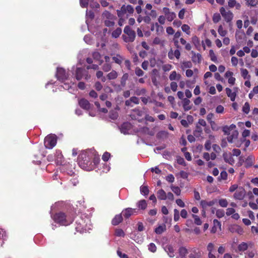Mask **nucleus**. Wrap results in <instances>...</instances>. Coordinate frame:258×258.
<instances>
[{
  "label": "nucleus",
  "instance_id": "obj_34",
  "mask_svg": "<svg viewBox=\"0 0 258 258\" xmlns=\"http://www.w3.org/2000/svg\"><path fill=\"white\" fill-rule=\"evenodd\" d=\"M137 206L139 209L145 210L146 209L147 204L146 201L144 200H141L137 203Z\"/></svg>",
  "mask_w": 258,
  "mask_h": 258
},
{
  "label": "nucleus",
  "instance_id": "obj_27",
  "mask_svg": "<svg viewBox=\"0 0 258 258\" xmlns=\"http://www.w3.org/2000/svg\"><path fill=\"white\" fill-rule=\"evenodd\" d=\"M203 134V129L198 124L197 125L195 130L194 131V135L197 138L202 137Z\"/></svg>",
  "mask_w": 258,
  "mask_h": 258
},
{
  "label": "nucleus",
  "instance_id": "obj_43",
  "mask_svg": "<svg viewBox=\"0 0 258 258\" xmlns=\"http://www.w3.org/2000/svg\"><path fill=\"white\" fill-rule=\"evenodd\" d=\"M209 56L210 57L211 60L214 62H217V58L216 55L215 54L214 51L212 49H210L209 50Z\"/></svg>",
  "mask_w": 258,
  "mask_h": 258
},
{
  "label": "nucleus",
  "instance_id": "obj_17",
  "mask_svg": "<svg viewBox=\"0 0 258 258\" xmlns=\"http://www.w3.org/2000/svg\"><path fill=\"white\" fill-rule=\"evenodd\" d=\"M238 132L237 130L232 131L230 134L227 136V141L229 143H232L234 140L236 139L238 137Z\"/></svg>",
  "mask_w": 258,
  "mask_h": 258
},
{
  "label": "nucleus",
  "instance_id": "obj_37",
  "mask_svg": "<svg viewBox=\"0 0 258 258\" xmlns=\"http://www.w3.org/2000/svg\"><path fill=\"white\" fill-rule=\"evenodd\" d=\"M256 253V250H248L245 253V258H253Z\"/></svg>",
  "mask_w": 258,
  "mask_h": 258
},
{
  "label": "nucleus",
  "instance_id": "obj_32",
  "mask_svg": "<svg viewBox=\"0 0 258 258\" xmlns=\"http://www.w3.org/2000/svg\"><path fill=\"white\" fill-rule=\"evenodd\" d=\"M215 202L213 201H207L205 200H202L201 202V205L203 208H206L207 207H211L214 205Z\"/></svg>",
  "mask_w": 258,
  "mask_h": 258
},
{
  "label": "nucleus",
  "instance_id": "obj_4",
  "mask_svg": "<svg viewBox=\"0 0 258 258\" xmlns=\"http://www.w3.org/2000/svg\"><path fill=\"white\" fill-rule=\"evenodd\" d=\"M102 19L105 26L111 27L114 25L116 17L109 12L105 11L102 14Z\"/></svg>",
  "mask_w": 258,
  "mask_h": 258
},
{
  "label": "nucleus",
  "instance_id": "obj_29",
  "mask_svg": "<svg viewBox=\"0 0 258 258\" xmlns=\"http://www.w3.org/2000/svg\"><path fill=\"white\" fill-rule=\"evenodd\" d=\"M187 248L184 247H181L179 249V256L176 258H185V256L187 255Z\"/></svg>",
  "mask_w": 258,
  "mask_h": 258
},
{
  "label": "nucleus",
  "instance_id": "obj_24",
  "mask_svg": "<svg viewBox=\"0 0 258 258\" xmlns=\"http://www.w3.org/2000/svg\"><path fill=\"white\" fill-rule=\"evenodd\" d=\"M122 10L126 13H127L129 15L133 14L134 12V9L133 7L130 5H123L122 6Z\"/></svg>",
  "mask_w": 258,
  "mask_h": 258
},
{
  "label": "nucleus",
  "instance_id": "obj_14",
  "mask_svg": "<svg viewBox=\"0 0 258 258\" xmlns=\"http://www.w3.org/2000/svg\"><path fill=\"white\" fill-rule=\"evenodd\" d=\"M234 91L232 92V90L229 88H226L225 89L227 96L230 98L232 101H234L235 99L236 93L237 92V88H234Z\"/></svg>",
  "mask_w": 258,
  "mask_h": 258
},
{
  "label": "nucleus",
  "instance_id": "obj_2",
  "mask_svg": "<svg viewBox=\"0 0 258 258\" xmlns=\"http://www.w3.org/2000/svg\"><path fill=\"white\" fill-rule=\"evenodd\" d=\"M76 230L77 232L83 233L87 232L91 229V221L89 218L79 217L76 221Z\"/></svg>",
  "mask_w": 258,
  "mask_h": 258
},
{
  "label": "nucleus",
  "instance_id": "obj_59",
  "mask_svg": "<svg viewBox=\"0 0 258 258\" xmlns=\"http://www.w3.org/2000/svg\"><path fill=\"white\" fill-rule=\"evenodd\" d=\"M62 88H63L66 90H69L70 92L73 93V91H72V86L70 84H68L67 83H64L63 86H61L60 87L59 89L61 90Z\"/></svg>",
  "mask_w": 258,
  "mask_h": 258
},
{
  "label": "nucleus",
  "instance_id": "obj_45",
  "mask_svg": "<svg viewBox=\"0 0 258 258\" xmlns=\"http://www.w3.org/2000/svg\"><path fill=\"white\" fill-rule=\"evenodd\" d=\"M94 17V13L91 11H86V23L88 25L89 19L92 20Z\"/></svg>",
  "mask_w": 258,
  "mask_h": 258
},
{
  "label": "nucleus",
  "instance_id": "obj_40",
  "mask_svg": "<svg viewBox=\"0 0 258 258\" xmlns=\"http://www.w3.org/2000/svg\"><path fill=\"white\" fill-rule=\"evenodd\" d=\"M117 73L115 71H112L107 75V77L109 80L115 79L117 77Z\"/></svg>",
  "mask_w": 258,
  "mask_h": 258
},
{
  "label": "nucleus",
  "instance_id": "obj_38",
  "mask_svg": "<svg viewBox=\"0 0 258 258\" xmlns=\"http://www.w3.org/2000/svg\"><path fill=\"white\" fill-rule=\"evenodd\" d=\"M56 157L55 159V162L57 164H62V156L61 155V152L59 151H57L56 152Z\"/></svg>",
  "mask_w": 258,
  "mask_h": 258
},
{
  "label": "nucleus",
  "instance_id": "obj_3",
  "mask_svg": "<svg viewBox=\"0 0 258 258\" xmlns=\"http://www.w3.org/2000/svg\"><path fill=\"white\" fill-rule=\"evenodd\" d=\"M51 216L55 222L63 226L70 225L74 219L70 215H67L62 212L57 213L54 216L51 215Z\"/></svg>",
  "mask_w": 258,
  "mask_h": 258
},
{
  "label": "nucleus",
  "instance_id": "obj_57",
  "mask_svg": "<svg viewBox=\"0 0 258 258\" xmlns=\"http://www.w3.org/2000/svg\"><path fill=\"white\" fill-rule=\"evenodd\" d=\"M148 249L152 252H155L157 249L156 245L153 243H150L148 245Z\"/></svg>",
  "mask_w": 258,
  "mask_h": 258
},
{
  "label": "nucleus",
  "instance_id": "obj_18",
  "mask_svg": "<svg viewBox=\"0 0 258 258\" xmlns=\"http://www.w3.org/2000/svg\"><path fill=\"white\" fill-rule=\"evenodd\" d=\"M182 105L185 111L189 110L192 108V104H191L190 101L187 98L183 99Z\"/></svg>",
  "mask_w": 258,
  "mask_h": 258
},
{
  "label": "nucleus",
  "instance_id": "obj_42",
  "mask_svg": "<svg viewBox=\"0 0 258 258\" xmlns=\"http://www.w3.org/2000/svg\"><path fill=\"white\" fill-rule=\"evenodd\" d=\"M218 32L219 34L222 37L225 36L227 33V31L224 29L221 25L218 27Z\"/></svg>",
  "mask_w": 258,
  "mask_h": 258
},
{
  "label": "nucleus",
  "instance_id": "obj_60",
  "mask_svg": "<svg viewBox=\"0 0 258 258\" xmlns=\"http://www.w3.org/2000/svg\"><path fill=\"white\" fill-rule=\"evenodd\" d=\"M216 215L219 218L223 217L225 215V212L223 210L218 209L216 211Z\"/></svg>",
  "mask_w": 258,
  "mask_h": 258
},
{
  "label": "nucleus",
  "instance_id": "obj_25",
  "mask_svg": "<svg viewBox=\"0 0 258 258\" xmlns=\"http://www.w3.org/2000/svg\"><path fill=\"white\" fill-rule=\"evenodd\" d=\"M157 196L158 199L160 200H165L167 199L166 193L162 189H160L157 191Z\"/></svg>",
  "mask_w": 258,
  "mask_h": 258
},
{
  "label": "nucleus",
  "instance_id": "obj_35",
  "mask_svg": "<svg viewBox=\"0 0 258 258\" xmlns=\"http://www.w3.org/2000/svg\"><path fill=\"white\" fill-rule=\"evenodd\" d=\"M93 1L94 0H80V6L82 8H86L89 3H90V6L92 7L91 3L93 2Z\"/></svg>",
  "mask_w": 258,
  "mask_h": 258
},
{
  "label": "nucleus",
  "instance_id": "obj_7",
  "mask_svg": "<svg viewBox=\"0 0 258 258\" xmlns=\"http://www.w3.org/2000/svg\"><path fill=\"white\" fill-rule=\"evenodd\" d=\"M220 12L224 20L229 24V26H231V21L233 18L234 15L230 11H227L224 7L220 9Z\"/></svg>",
  "mask_w": 258,
  "mask_h": 258
},
{
  "label": "nucleus",
  "instance_id": "obj_10",
  "mask_svg": "<svg viewBox=\"0 0 258 258\" xmlns=\"http://www.w3.org/2000/svg\"><path fill=\"white\" fill-rule=\"evenodd\" d=\"M55 76L57 79L63 82L67 80L69 77V75L66 72L64 69L62 68H57Z\"/></svg>",
  "mask_w": 258,
  "mask_h": 258
},
{
  "label": "nucleus",
  "instance_id": "obj_23",
  "mask_svg": "<svg viewBox=\"0 0 258 258\" xmlns=\"http://www.w3.org/2000/svg\"><path fill=\"white\" fill-rule=\"evenodd\" d=\"M192 60L194 62L200 63L202 60V56L200 53H196L192 52Z\"/></svg>",
  "mask_w": 258,
  "mask_h": 258
},
{
  "label": "nucleus",
  "instance_id": "obj_55",
  "mask_svg": "<svg viewBox=\"0 0 258 258\" xmlns=\"http://www.w3.org/2000/svg\"><path fill=\"white\" fill-rule=\"evenodd\" d=\"M111 69V66L109 63H105L102 66V70L106 72H109Z\"/></svg>",
  "mask_w": 258,
  "mask_h": 258
},
{
  "label": "nucleus",
  "instance_id": "obj_9",
  "mask_svg": "<svg viewBox=\"0 0 258 258\" xmlns=\"http://www.w3.org/2000/svg\"><path fill=\"white\" fill-rule=\"evenodd\" d=\"M187 257L185 258H200L202 255V251L197 248H190L187 249Z\"/></svg>",
  "mask_w": 258,
  "mask_h": 258
},
{
  "label": "nucleus",
  "instance_id": "obj_13",
  "mask_svg": "<svg viewBox=\"0 0 258 258\" xmlns=\"http://www.w3.org/2000/svg\"><path fill=\"white\" fill-rule=\"evenodd\" d=\"M245 195V191L243 188H239L235 192L234 197L235 199L241 200Z\"/></svg>",
  "mask_w": 258,
  "mask_h": 258
},
{
  "label": "nucleus",
  "instance_id": "obj_20",
  "mask_svg": "<svg viewBox=\"0 0 258 258\" xmlns=\"http://www.w3.org/2000/svg\"><path fill=\"white\" fill-rule=\"evenodd\" d=\"M131 128V124L128 122L123 123L120 127L121 133L126 134H128V131Z\"/></svg>",
  "mask_w": 258,
  "mask_h": 258
},
{
  "label": "nucleus",
  "instance_id": "obj_21",
  "mask_svg": "<svg viewBox=\"0 0 258 258\" xmlns=\"http://www.w3.org/2000/svg\"><path fill=\"white\" fill-rule=\"evenodd\" d=\"M228 5L230 8L235 7L236 10H240L241 8V5L237 2L236 0H229Z\"/></svg>",
  "mask_w": 258,
  "mask_h": 258
},
{
  "label": "nucleus",
  "instance_id": "obj_52",
  "mask_svg": "<svg viewBox=\"0 0 258 258\" xmlns=\"http://www.w3.org/2000/svg\"><path fill=\"white\" fill-rule=\"evenodd\" d=\"M242 111L246 114H248L250 111V106L248 103H245L242 107Z\"/></svg>",
  "mask_w": 258,
  "mask_h": 258
},
{
  "label": "nucleus",
  "instance_id": "obj_63",
  "mask_svg": "<svg viewBox=\"0 0 258 258\" xmlns=\"http://www.w3.org/2000/svg\"><path fill=\"white\" fill-rule=\"evenodd\" d=\"M166 18L165 16L161 15L158 18V21L161 25H164L165 23Z\"/></svg>",
  "mask_w": 258,
  "mask_h": 258
},
{
  "label": "nucleus",
  "instance_id": "obj_6",
  "mask_svg": "<svg viewBox=\"0 0 258 258\" xmlns=\"http://www.w3.org/2000/svg\"><path fill=\"white\" fill-rule=\"evenodd\" d=\"M57 137L55 135H49L44 139V146L47 149H52L56 145Z\"/></svg>",
  "mask_w": 258,
  "mask_h": 258
},
{
  "label": "nucleus",
  "instance_id": "obj_51",
  "mask_svg": "<svg viewBox=\"0 0 258 258\" xmlns=\"http://www.w3.org/2000/svg\"><path fill=\"white\" fill-rule=\"evenodd\" d=\"M248 248V245L246 243L242 242L238 245V248L239 251H244Z\"/></svg>",
  "mask_w": 258,
  "mask_h": 258
},
{
  "label": "nucleus",
  "instance_id": "obj_46",
  "mask_svg": "<svg viewBox=\"0 0 258 258\" xmlns=\"http://www.w3.org/2000/svg\"><path fill=\"white\" fill-rule=\"evenodd\" d=\"M170 188L172 191L177 196H179L181 193V190L178 186H175L173 185H171Z\"/></svg>",
  "mask_w": 258,
  "mask_h": 258
},
{
  "label": "nucleus",
  "instance_id": "obj_54",
  "mask_svg": "<svg viewBox=\"0 0 258 258\" xmlns=\"http://www.w3.org/2000/svg\"><path fill=\"white\" fill-rule=\"evenodd\" d=\"M181 29L182 30L185 32L188 35H189L190 34V27L188 25H186V24H183L182 26H181Z\"/></svg>",
  "mask_w": 258,
  "mask_h": 258
},
{
  "label": "nucleus",
  "instance_id": "obj_44",
  "mask_svg": "<svg viewBox=\"0 0 258 258\" xmlns=\"http://www.w3.org/2000/svg\"><path fill=\"white\" fill-rule=\"evenodd\" d=\"M192 217L194 219V223L197 225H201L202 224V221L200 218L197 215L192 214Z\"/></svg>",
  "mask_w": 258,
  "mask_h": 258
},
{
  "label": "nucleus",
  "instance_id": "obj_30",
  "mask_svg": "<svg viewBox=\"0 0 258 258\" xmlns=\"http://www.w3.org/2000/svg\"><path fill=\"white\" fill-rule=\"evenodd\" d=\"M231 231L232 232H236L239 234H242L243 233V229L239 225H234L231 229Z\"/></svg>",
  "mask_w": 258,
  "mask_h": 258
},
{
  "label": "nucleus",
  "instance_id": "obj_39",
  "mask_svg": "<svg viewBox=\"0 0 258 258\" xmlns=\"http://www.w3.org/2000/svg\"><path fill=\"white\" fill-rule=\"evenodd\" d=\"M122 32L121 29L117 28L114 30L111 34L112 37L115 38H118L121 34Z\"/></svg>",
  "mask_w": 258,
  "mask_h": 258
},
{
  "label": "nucleus",
  "instance_id": "obj_58",
  "mask_svg": "<svg viewBox=\"0 0 258 258\" xmlns=\"http://www.w3.org/2000/svg\"><path fill=\"white\" fill-rule=\"evenodd\" d=\"M219 205L223 208H225L228 206V202L226 199H222L219 201Z\"/></svg>",
  "mask_w": 258,
  "mask_h": 258
},
{
  "label": "nucleus",
  "instance_id": "obj_62",
  "mask_svg": "<svg viewBox=\"0 0 258 258\" xmlns=\"http://www.w3.org/2000/svg\"><path fill=\"white\" fill-rule=\"evenodd\" d=\"M207 250L209 252H215L214 244L209 243L207 246Z\"/></svg>",
  "mask_w": 258,
  "mask_h": 258
},
{
  "label": "nucleus",
  "instance_id": "obj_36",
  "mask_svg": "<svg viewBox=\"0 0 258 258\" xmlns=\"http://www.w3.org/2000/svg\"><path fill=\"white\" fill-rule=\"evenodd\" d=\"M240 71L241 76L244 79H250V76L248 74V72L246 69H241Z\"/></svg>",
  "mask_w": 258,
  "mask_h": 258
},
{
  "label": "nucleus",
  "instance_id": "obj_19",
  "mask_svg": "<svg viewBox=\"0 0 258 258\" xmlns=\"http://www.w3.org/2000/svg\"><path fill=\"white\" fill-rule=\"evenodd\" d=\"M236 128V125L234 124H231L230 126L225 125L223 127L222 131L225 135L230 134L232 131H234Z\"/></svg>",
  "mask_w": 258,
  "mask_h": 258
},
{
  "label": "nucleus",
  "instance_id": "obj_26",
  "mask_svg": "<svg viewBox=\"0 0 258 258\" xmlns=\"http://www.w3.org/2000/svg\"><path fill=\"white\" fill-rule=\"evenodd\" d=\"M164 249L169 257H173L174 256V249L172 246L167 245L164 247Z\"/></svg>",
  "mask_w": 258,
  "mask_h": 258
},
{
  "label": "nucleus",
  "instance_id": "obj_5",
  "mask_svg": "<svg viewBox=\"0 0 258 258\" xmlns=\"http://www.w3.org/2000/svg\"><path fill=\"white\" fill-rule=\"evenodd\" d=\"M125 35H122V38L125 42H132L136 38V33L133 30L130 26H126L123 30Z\"/></svg>",
  "mask_w": 258,
  "mask_h": 258
},
{
  "label": "nucleus",
  "instance_id": "obj_64",
  "mask_svg": "<svg viewBox=\"0 0 258 258\" xmlns=\"http://www.w3.org/2000/svg\"><path fill=\"white\" fill-rule=\"evenodd\" d=\"M227 178V173L225 171H223L221 172L220 175L219 177V180H226Z\"/></svg>",
  "mask_w": 258,
  "mask_h": 258
},
{
  "label": "nucleus",
  "instance_id": "obj_11",
  "mask_svg": "<svg viewBox=\"0 0 258 258\" xmlns=\"http://www.w3.org/2000/svg\"><path fill=\"white\" fill-rule=\"evenodd\" d=\"M162 12L164 14L166 19L168 22L172 21L176 17V14L173 12L170 11V10L168 8L164 7L162 9Z\"/></svg>",
  "mask_w": 258,
  "mask_h": 258
},
{
  "label": "nucleus",
  "instance_id": "obj_31",
  "mask_svg": "<svg viewBox=\"0 0 258 258\" xmlns=\"http://www.w3.org/2000/svg\"><path fill=\"white\" fill-rule=\"evenodd\" d=\"M181 76L177 74L176 71H173L169 75V78L171 81L177 80L178 81L180 79Z\"/></svg>",
  "mask_w": 258,
  "mask_h": 258
},
{
  "label": "nucleus",
  "instance_id": "obj_47",
  "mask_svg": "<svg viewBox=\"0 0 258 258\" xmlns=\"http://www.w3.org/2000/svg\"><path fill=\"white\" fill-rule=\"evenodd\" d=\"M140 191L142 195L147 196L148 195L149 190L147 186L142 185L140 187Z\"/></svg>",
  "mask_w": 258,
  "mask_h": 258
},
{
  "label": "nucleus",
  "instance_id": "obj_33",
  "mask_svg": "<svg viewBox=\"0 0 258 258\" xmlns=\"http://www.w3.org/2000/svg\"><path fill=\"white\" fill-rule=\"evenodd\" d=\"M118 108H115L114 110H111L109 112V118L111 119L115 120L117 119L118 116L117 110Z\"/></svg>",
  "mask_w": 258,
  "mask_h": 258
},
{
  "label": "nucleus",
  "instance_id": "obj_56",
  "mask_svg": "<svg viewBox=\"0 0 258 258\" xmlns=\"http://www.w3.org/2000/svg\"><path fill=\"white\" fill-rule=\"evenodd\" d=\"M115 234L117 236L124 237L125 234L121 229H116L115 230Z\"/></svg>",
  "mask_w": 258,
  "mask_h": 258
},
{
  "label": "nucleus",
  "instance_id": "obj_50",
  "mask_svg": "<svg viewBox=\"0 0 258 258\" xmlns=\"http://www.w3.org/2000/svg\"><path fill=\"white\" fill-rule=\"evenodd\" d=\"M165 230H166V228H165V225L164 226L160 225L155 229V232L156 234H160L162 233Z\"/></svg>",
  "mask_w": 258,
  "mask_h": 258
},
{
  "label": "nucleus",
  "instance_id": "obj_41",
  "mask_svg": "<svg viewBox=\"0 0 258 258\" xmlns=\"http://www.w3.org/2000/svg\"><path fill=\"white\" fill-rule=\"evenodd\" d=\"M192 67V63L190 61H183L181 64V68L182 70L190 68Z\"/></svg>",
  "mask_w": 258,
  "mask_h": 258
},
{
  "label": "nucleus",
  "instance_id": "obj_16",
  "mask_svg": "<svg viewBox=\"0 0 258 258\" xmlns=\"http://www.w3.org/2000/svg\"><path fill=\"white\" fill-rule=\"evenodd\" d=\"M224 161L230 165L234 163V160L230 153H224L223 155Z\"/></svg>",
  "mask_w": 258,
  "mask_h": 258
},
{
  "label": "nucleus",
  "instance_id": "obj_61",
  "mask_svg": "<svg viewBox=\"0 0 258 258\" xmlns=\"http://www.w3.org/2000/svg\"><path fill=\"white\" fill-rule=\"evenodd\" d=\"M135 74L139 77L143 76L144 74V72L139 67H137L135 69Z\"/></svg>",
  "mask_w": 258,
  "mask_h": 258
},
{
  "label": "nucleus",
  "instance_id": "obj_15",
  "mask_svg": "<svg viewBox=\"0 0 258 258\" xmlns=\"http://www.w3.org/2000/svg\"><path fill=\"white\" fill-rule=\"evenodd\" d=\"M79 104L81 108L85 110H89L90 108V104L89 102L84 98L79 100Z\"/></svg>",
  "mask_w": 258,
  "mask_h": 258
},
{
  "label": "nucleus",
  "instance_id": "obj_53",
  "mask_svg": "<svg viewBox=\"0 0 258 258\" xmlns=\"http://www.w3.org/2000/svg\"><path fill=\"white\" fill-rule=\"evenodd\" d=\"M221 20V16L220 14L215 13L213 16V21L215 23H218Z\"/></svg>",
  "mask_w": 258,
  "mask_h": 258
},
{
  "label": "nucleus",
  "instance_id": "obj_8",
  "mask_svg": "<svg viewBox=\"0 0 258 258\" xmlns=\"http://www.w3.org/2000/svg\"><path fill=\"white\" fill-rule=\"evenodd\" d=\"M76 78L77 80L85 79L87 80L90 78V75L88 74L87 70L78 67L75 73Z\"/></svg>",
  "mask_w": 258,
  "mask_h": 258
},
{
  "label": "nucleus",
  "instance_id": "obj_48",
  "mask_svg": "<svg viewBox=\"0 0 258 258\" xmlns=\"http://www.w3.org/2000/svg\"><path fill=\"white\" fill-rule=\"evenodd\" d=\"M245 1L246 2V4L247 6L252 7H255L258 3L257 0H245Z\"/></svg>",
  "mask_w": 258,
  "mask_h": 258
},
{
  "label": "nucleus",
  "instance_id": "obj_28",
  "mask_svg": "<svg viewBox=\"0 0 258 258\" xmlns=\"http://www.w3.org/2000/svg\"><path fill=\"white\" fill-rule=\"evenodd\" d=\"M122 221V217L121 214L116 215L112 220V224L113 225H117Z\"/></svg>",
  "mask_w": 258,
  "mask_h": 258
},
{
  "label": "nucleus",
  "instance_id": "obj_12",
  "mask_svg": "<svg viewBox=\"0 0 258 258\" xmlns=\"http://www.w3.org/2000/svg\"><path fill=\"white\" fill-rule=\"evenodd\" d=\"M137 210L136 209L127 208L124 209L121 214L125 218H128L131 216L137 213Z\"/></svg>",
  "mask_w": 258,
  "mask_h": 258
},
{
  "label": "nucleus",
  "instance_id": "obj_1",
  "mask_svg": "<svg viewBox=\"0 0 258 258\" xmlns=\"http://www.w3.org/2000/svg\"><path fill=\"white\" fill-rule=\"evenodd\" d=\"M93 156V151H83L79 154L78 163L81 168L87 171L93 170L91 161V157Z\"/></svg>",
  "mask_w": 258,
  "mask_h": 258
},
{
  "label": "nucleus",
  "instance_id": "obj_22",
  "mask_svg": "<svg viewBox=\"0 0 258 258\" xmlns=\"http://www.w3.org/2000/svg\"><path fill=\"white\" fill-rule=\"evenodd\" d=\"M92 165L93 166V169L99 163L100 158L98 155L96 154L95 151H93V156L91 157Z\"/></svg>",
  "mask_w": 258,
  "mask_h": 258
},
{
  "label": "nucleus",
  "instance_id": "obj_49",
  "mask_svg": "<svg viewBox=\"0 0 258 258\" xmlns=\"http://www.w3.org/2000/svg\"><path fill=\"white\" fill-rule=\"evenodd\" d=\"M112 59L115 62L120 64L121 63L123 59V57L120 55H116V56H114L112 57Z\"/></svg>",
  "mask_w": 258,
  "mask_h": 258
}]
</instances>
